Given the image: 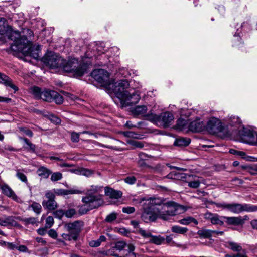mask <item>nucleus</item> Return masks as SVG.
<instances>
[{
	"instance_id": "1",
	"label": "nucleus",
	"mask_w": 257,
	"mask_h": 257,
	"mask_svg": "<svg viewBox=\"0 0 257 257\" xmlns=\"http://www.w3.org/2000/svg\"><path fill=\"white\" fill-rule=\"evenodd\" d=\"M182 210V207L174 202L163 203L160 198L150 197L143 205L141 218L147 223L154 222L158 218L167 220L170 216L180 214Z\"/></svg>"
},
{
	"instance_id": "2",
	"label": "nucleus",
	"mask_w": 257,
	"mask_h": 257,
	"mask_svg": "<svg viewBox=\"0 0 257 257\" xmlns=\"http://www.w3.org/2000/svg\"><path fill=\"white\" fill-rule=\"evenodd\" d=\"M42 61L51 68H62L67 72L72 73L74 77H81L86 72L88 65L79 64L77 59L73 58L66 63L65 60L56 53L49 52L43 57Z\"/></svg>"
},
{
	"instance_id": "3",
	"label": "nucleus",
	"mask_w": 257,
	"mask_h": 257,
	"mask_svg": "<svg viewBox=\"0 0 257 257\" xmlns=\"http://www.w3.org/2000/svg\"><path fill=\"white\" fill-rule=\"evenodd\" d=\"M129 85L128 82L126 80H121L109 85V88L112 89L113 92L122 107L135 104L140 99V94L137 91L131 93V90L129 91L126 90Z\"/></svg>"
},
{
	"instance_id": "4",
	"label": "nucleus",
	"mask_w": 257,
	"mask_h": 257,
	"mask_svg": "<svg viewBox=\"0 0 257 257\" xmlns=\"http://www.w3.org/2000/svg\"><path fill=\"white\" fill-rule=\"evenodd\" d=\"M10 38L13 40V43L11 45L13 51L21 52L36 59L39 57L41 46L33 45L32 43L28 40L27 37L21 36L18 32H14L11 34Z\"/></svg>"
},
{
	"instance_id": "5",
	"label": "nucleus",
	"mask_w": 257,
	"mask_h": 257,
	"mask_svg": "<svg viewBox=\"0 0 257 257\" xmlns=\"http://www.w3.org/2000/svg\"><path fill=\"white\" fill-rule=\"evenodd\" d=\"M216 205L218 208L226 209L234 214H239L242 212H253L257 211V205L250 204L240 203H216Z\"/></svg>"
},
{
	"instance_id": "6",
	"label": "nucleus",
	"mask_w": 257,
	"mask_h": 257,
	"mask_svg": "<svg viewBox=\"0 0 257 257\" xmlns=\"http://www.w3.org/2000/svg\"><path fill=\"white\" fill-rule=\"evenodd\" d=\"M146 119L158 127L167 128L171 124L174 120V116L169 111L162 112L159 115L149 113L146 115Z\"/></svg>"
},
{
	"instance_id": "7",
	"label": "nucleus",
	"mask_w": 257,
	"mask_h": 257,
	"mask_svg": "<svg viewBox=\"0 0 257 257\" xmlns=\"http://www.w3.org/2000/svg\"><path fill=\"white\" fill-rule=\"evenodd\" d=\"M82 201L83 205L80 206L79 213L81 215L87 213L89 211L100 206L104 203L101 195H89L83 197Z\"/></svg>"
},
{
	"instance_id": "8",
	"label": "nucleus",
	"mask_w": 257,
	"mask_h": 257,
	"mask_svg": "<svg viewBox=\"0 0 257 257\" xmlns=\"http://www.w3.org/2000/svg\"><path fill=\"white\" fill-rule=\"evenodd\" d=\"M205 130L209 133L213 134H227L226 128L223 125L222 122L219 119L215 117H212L208 120L207 123L205 124Z\"/></svg>"
},
{
	"instance_id": "9",
	"label": "nucleus",
	"mask_w": 257,
	"mask_h": 257,
	"mask_svg": "<svg viewBox=\"0 0 257 257\" xmlns=\"http://www.w3.org/2000/svg\"><path fill=\"white\" fill-rule=\"evenodd\" d=\"M242 142L250 145L257 144V134L255 132L247 128H243L239 133Z\"/></svg>"
},
{
	"instance_id": "10",
	"label": "nucleus",
	"mask_w": 257,
	"mask_h": 257,
	"mask_svg": "<svg viewBox=\"0 0 257 257\" xmlns=\"http://www.w3.org/2000/svg\"><path fill=\"white\" fill-rule=\"evenodd\" d=\"M91 76L96 81L103 85L109 84V74L106 70L102 69H95L92 72Z\"/></svg>"
},
{
	"instance_id": "11",
	"label": "nucleus",
	"mask_w": 257,
	"mask_h": 257,
	"mask_svg": "<svg viewBox=\"0 0 257 257\" xmlns=\"http://www.w3.org/2000/svg\"><path fill=\"white\" fill-rule=\"evenodd\" d=\"M45 197L47 200L42 201V205L45 209L49 211H53L58 207L57 203L55 198V195L51 191H48L45 193Z\"/></svg>"
},
{
	"instance_id": "12",
	"label": "nucleus",
	"mask_w": 257,
	"mask_h": 257,
	"mask_svg": "<svg viewBox=\"0 0 257 257\" xmlns=\"http://www.w3.org/2000/svg\"><path fill=\"white\" fill-rule=\"evenodd\" d=\"M83 226V222L81 221H76L73 223H67L65 225L66 229L74 235V237H78L82 227Z\"/></svg>"
},
{
	"instance_id": "13",
	"label": "nucleus",
	"mask_w": 257,
	"mask_h": 257,
	"mask_svg": "<svg viewBox=\"0 0 257 257\" xmlns=\"http://www.w3.org/2000/svg\"><path fill=\"white\" fill-rule=\"evenodd\" d=\"M226 224L228 225L239 226L244 224L245 221L249 219L247 215L243 216H232V217H224Z\"/></svg>"
},
{
	"instance_id": "14",
	"label": "nucleus",
	"mask_w": 257,
	"mask_h": 257,
	"mask_svg": "<svg viewBox=\"0 0 257 257\" xmlns=\"http://www.w3.org/2000/svg\"><path fill=\"white\" fill-rule=\"evenodd\" d=\"M224 216H220L217 214H213L211 212H207L204 214V218L210 221L211 223L214 225H219L222 226L224 222L222 219Z\"/></svg>"
},
{
	"instance_id": "15",
	"label": "nucleus",
	"mask_w": 257,
	"mask_h": 257,
	"mask_svg": "<svg viewBox=\"0 0 257 257\" xmlns=\"http://www.w3.org/2000/svg\"><path fill=\"white\" fill-rule=\"evenodd\" d=\"M188 128L193 132H200L205 130V124L200 119H196L189 123Z\"/></svg>"
},
{
	"instance_id": "16",
	"label": "nucleus",
	"mask_w": 257,
	"mask_h": 257,
	"mask_svg": "<svg viewBox=\"0 0 257 257\" xmlns=\"http://www.w3.org/2000/svg\"><path fill=\"white\" fill-rule=\"evenodd\" d=\"M0 189L2 190V193L6 196L11 198L15 201H19V198L7 184L0 183Z\"/></svg>"
},
{
	"instance_id": "17",
	"label": "nucleus",
	"mask_w": 257,
	"mask_h": 257,
	"mask_svg": "<svg viewBox=\"0 0 257 257\" xmlns=\"http://www.w3.org/2000/svg\"><path fill=\"white\" fill-rule=\"evenodd\" d=\"M54 194L58 195H67L69 194H78L84 193L83 191L78 189L73 188L70 189H54Z\"/></svg>"
},
{
	"instance_id": "18",
	"label": "nucleus",
	"mask_w": 257,
	"mask_h": 257,
	"mask_svg": "<svg viewBox=\"0 0 257 257\" xmlns=\"http://www.w3.org/2000/svg\"><path fill=\"white\" fill-rule=\"evenodd\" d=\"M0 83L4 84L6 86H9L16 92L18 88L13 83L12 80L8 76L0 72Z\"/></svg>"
},
{
	"instance_id": "19",
	"label": "nucleus",
	"mask_w": 257,
	"mask_h": 257,
	"mask_svg": "<svg viewBox=\"0 0 257 257\" xmlns=\"http://www.w3.org/2000/svg\"><path fill=\"white\" fill-rule=\"evenodd\" d=\"M105 194L111 198L118 199L122 196V193L120 191H116L109 187L105 188Z\"/></svg>"
},
{
	"instance_id": "20",
	"label": "nucleus",
	"mask_w": 257,
	"mask_h": 257,
	"mask_svg": "<svg viewBox=\"0 0 257 257\" xmlns=\"http://www.w3.org/2000/svg\"><path fill=\"white\" fill-rule=\"evenodd\" d=\"M147 108L145 105H139L133 109L132 112L134 115L144 116L146 118Z\"/></svg>"
},
{
	"instance_id": "21",
	"label": "nucleus",
	"mask_w": 257,
	"mask_h": 257,
	"mask_svg": "<svg viewBox=\"0 0 257 257\" xmlns=\"http://www.w3.org/2000/svg\"><path fill=\"white\" fill-rule=\"evenodd\" d=\"M190 141L188 138L179 137L175 140L174 145L179 147H185L189 145Z\"/></svg>"
},
{
	"instance_id": "22",
	"label": "nucleus",
	"mask_w": 257,
	"mask_h": 257,
	"mask_svg": "<svg viewBox=\"0 0 257 257\" xmlns=\"http://www.w3.org/2000/svg\"><path fill=\"white\" fill-rule=\"evenodd\" d=\"M226 246L231 250L238 252V253L243 250L240 244L233 241L227 242L226 243Z\"/></svg>"
},
{
	"instance_id": "23",
	"label": "nucleus",
	"mask_w": 257,
	"mask_h": 257,
	"mask_svg": "<svg viewBox=\"0 0 257 257\" xmlns=\"http://www.w3.org/2000/svg\"><path fill=\"white\" fill-rule=\"evenodd\" d=\"M37 174L43 178L47 179L52 173L50 170L44 166L40 167L37 171Z\"/></svg>"
},
{
	"instance_id": "24",
	"label": "nucleus",
	"mask_w": 257,
	"mask_h": 257,
	"mask_svg": "<svg viewBox=\"0 0 257 257\" xmlns=\"http://www.w3.org/2000/svg\"><path fill=\"white\" fill-rule=\"evenodd\" d=\"M134 250L135 246L132 244L124 250L119 257H136V254L134 252Z\"/></svg>"
},
{
	"instance_id": "25",
	"label": "nucleus",
	"mask_w": 257,
	"mask_h": 257,
	"mask_svg": "<svg viewBox=\"0 0 257 257\" xmlns=\"http://www.w3.org/2000/svg\"><path fill=\"white\" fill-rule=\"evenodd\" d=\"M165 240V238L161 236V235L156 236L152 235L149 239V242L157 245H160L162 244Z\"/></svg>"
},
{
	"instance_id": "26",
	"label": "nucleus",
	"mask_w": 257,
	"mask_h": 257,
	"mask_svg": "<svg viewBox=\"0 0 257 257\" xmlns=\"http://www.w3.org/2000/svg\"><path fill=\"white\" fill-rule=\"evenodd\" d=\"M171 231L173 233L185 235L188 231V229L179 225H173L171 227Z\"/></svg>"
},
{
	"instance_id": "27",
	"label": "nucleus",
	"mask_w": 257,
	"mask_h": 257,
	"mask_svg": "<svg viewBox=\"0 0 257 257\" xmlns=\"http://www.w3.org/2000/svg\"><path fill=\"white\" fill-rule=\"evenodd\" d=\"M178 222L184 225H188L191 223H193L195 225H197L198 222L196 219L192 217H187L180 219L178 221Z\"/></svg>"
},
{
	"instance_id": "28",
	"label": "nucleus",
	"mask_w": 257,
	"mask_h": 257,
	"mask_svg": "<svg viewBox=\"0 0 257 257\" xmlns=\"http://www.w3.org/2000/svg\"><path fill=\"white\" fill-rule=\"evenodd\" d=\"M53 91L44 90L41 93V97L40 99H42L44 101L51 102L53 100L52 92Z\"/></svg>"
},
{
	"instance_id": "29",
	"label": "nucleus",
	"mask_w": 257,
	"mask_h": 257,
	"mask_svg": "<svg viewBox=\"0 0 257 257\" xmlns=\"http://www.w3.org/2000/svg\"><path fill=\"white\" fill-rule=\"evenodd\" d=\"M102 187L99 186L92 185L91 186V188L87 190L86 194L87 196L89 195H95L94 194L99 193L102 191ZM96 195H100L99 194H96Z\"/></svg>"
},
{
	"instance_id": "30",
	"label": "nucleus",
	"mask_w": 257,
	"mask_h": 257,
	"mask_svg": "<svg viewBox=\"0 0 257 257\" xmlns=\"http://www.w3.org/2000/svg\"><path fill=\"white\" fill-rule=\"evenodd\" d=\"M188 185L192 188H197L199 187L201 183L199 178L197 176H195L193 180H190L188 182Z\"/></svg>"
},
{
	"instance_id": "31",
	"label": "nucleus",
	"mask_w": 257,
	"mask_h": 257,
	"mask_svg": "<svg viewBox=\"0 0 257 257\" xmlns=\"http://www.w3.org/2000/svg\"><path fill=\"white\" fill-rule=\"evenodd\" d=\"M228 123L230 126L238 127L241 123V121L238 117L231 116L228 120Z\"/></svg>"
},
{
	"instance_id": "32",
	"label": "nucleus",
	"mask_w": 257,
	"mask_h": 257,
	"mask_svg": "<svg viewBox=\"0 0 257 257\" xmlns=\"http://www.w3.org/2000/svg\"><path fill=\"white\" fill-rule=\"evenodd\" d=\"M213 230L209 229H204L200 230L198 232V234L200 237L204 238H209L210 237L213 235Z\"/></svg>"
},
{
	"instance_id": "33",
	"label": "nucleus",
	"mask_w": 257,
	"mask_h": 257,
	"mask_svg": "<svg viewBox=\"0 0 257 257\" xmlns=\"http://www.w3.org/2000/svg\"><path fill=\"white\" fill-rule=\"evenodd\" d=\"M53 100L52 101H54L56 104H60L63 102V97L59 94L58 92L54 91L52 92Z\"/></svg>"
},
{
	"instance_id": "34",
	"label": "nucleus",
	"mask_w": 257,
	"mask_h": 257,
	"mask_svg": "<svg viewBox=\"0 0 257 257\" xmlns=\"http://www.w3.org/2000/svg\"><path fill=\"white\" fill-rule=\"evenodd\" d=\"M29 208H31L32 210L37 214H40L41 212L42 207L41 205L36 202H33L29 206Z\"/></svg>"
},
{
	"instance_id": "35",
	"label": "nucleus",
	"mask_w": 257,
	"mask_h": 257,
	"mask_svg": "<svg viewBox=\"0 0 257 257\" xmlns=\"http://www.w3.org/2000/svg\"><path fill=\"white\" fill-rule=\"evenodd\" d=\"M131 245L132 244H127L123 241H119L115 244V247L116 249L119 250L121 253L124 250L128 248V247Z\"/></svg>"
},
{
	"instance_id": "36",
	"label": "nucleus",
	"mask_w": 257,
	"mask_h": 257,
	"mask_svg": "<svg viewBox=\"0 0 257 257\" xmlns=\"http://www.w3.org/2000/svg\"><path fill=\"white\" fill-rule=\"evenodd\" d=\"M22 140L24 141L25 144L27 145V147H25V148L28 149L30 151H31L33 152H34L35 151V145L32 144L28 139L27 138H21Z\"/></svg>"
},
{
	"instance_id": "37",
	"label": "nucleus",
	"mask_w": 257,
	"mask_h": 257,
	"mask_svg": "<svg viewBox=\"0 0 257 257\" xmlns=\"http://www.w3.org/2000/svg\"><path fill=\"white\" fill-rule=\"evenodd\" d=\"M186 125V121L183 119L180 118L177 120L176 125V129L179 131H182L185 128Z\"/></svg>"
},
{
	"instance_id": "38",
	"label": "nucleus",
	"mask_w": 257,
	"mask_h": 257,
	"mask_svg": "<svg viewBox=\"0 0 257 257\" xmlns=\"http://www.w3.org/2000/svg\"><path fill=\"white\" fill-rule=\"evenodd\" d=\"M51 180L52 182H56L61 180L63 177L62 174L60 172H54L51 173Z\"/></svg>"
},
{
	"instance_id": "39",
	"label": "nucleus",
	"mask_w": 257,
	"mask_h": 257,
	"mask_svg": "<svg viewBox=\"0 0 257 257\" xmlns=\"http://www.w3.org/2000/svg\"><path fill=\"white\" fill-rule=\"evenodd\" d=\"M11 217H6L4 218H0V225L2 226H7L11 223Z\"/></svg>"
},
{
	"instance_id": "40",
	"label": "nucleus",
	"mask_w": 257,
	"mask_h": 257,
	"mask_svg": "<svg viewBox=\"0 0 257 257\" xmlns=\"http://www.w3.org/2000/svg\"><path fill=\"white\" fill-rule=\"evenodd\" d=\"M32 92L34 96L37 99H40L41 97V90L38 87H34L32 88Z\"/></svg>"
},
{
	"instance_id": "41",
	"label": "nucleus",
	"mask_w": 257,
	"mask_h": 257,
	"mask_svg": "<svg viewBox=\"0 0 257 257\" xmlns=\"http://www.w3.org/2000/svg\"><path fill=\"white\" fill-rule=\"evenodd\" d=\"M138 232L142 237L145 238H150L152 235L149 231L144 230L142 228H140L138 230Z\"/></svg>"
},
{
	"instance_id": "42",
	"label": "nucleus",
	"mask_w": 257,
	"mask_h": 257,
	"mask_svg": "<svg viewBox=\"0 0 257 257\" xmlns=\"http://www.w3.org/2000/svg\"><path fill=\"white\" fill-rule=\"evenodd\" d=\"M62 237L64 239L68 241H71L72 240H76L78 238L77 237L75 238L74 235L71 232H69L68 234L63 233L62 234Z\"/></svg>"
},
{
	"instance_id": "43",
	"label": "nucleus",
	"mask_w": 257,
	"mask_h": 257,
	"mask_svg": "<svg viewBox=\"0 0 257 257\" xmlns=\"http://www.w3.org/2000/svg\"><path fill=\"white\" fill-rule=\"evenodd\" d=\"M117 215V213L115 212H112L106 216L105 220L107 222H112L116 219Z\"/></svg>"
},
{
	"instance_id": "44",
	"label": "nucleus",
	"mask_w": 257,
	"mask_h": 257,
	"mask_svg": "<svg viewBox=\"0 0 257 257\" xmlns=\"http://www.w3.org/2000/svg\"><path fill=\"white\" fill-rule=\"evenodd\" d=\"M128 143L132 146H134L136 148H142L144 146V143L140 141L132 140L128 142Z\"/></svg>"
},
{
	"instance_id": "45",
	"label": "nucleus",
	"mask_w": 257,
	"mask_h": 257,
	"mask_svg": "<svg viewBox=\"0 0 257 257\" xmlns=\"http://www.w3.org/2000/svg\"><path fill=\"white\" fill-rule=\"evenodd\" d=\"M149 198H147L145 197H139L137 198L134 197L131 199V200H132V202L134 204H140L143 201L146 202V200H148Z\"/></svg>"
},
{
	"instance_id": "46",
	"label": "nucleus",
	"mask_w": 257,
	"mask_h": 257,
	"mask_svg": "<svg viewBox=\"0 0 257 257\" xmlns=\"http://www.w3.org/2000/svg\"><path fill=\"white\" fill-rule=\"evenodd\" d=\"M80 133H77L75 132L71 133V139L73 142L77 143L79 141V136Z\"/></svg>"
},
{
	"instance_id": "47",
	"label": "nucleus",
	"mask_w": 257,
	"mask_h": 257,
	"mask_svg": "<svg viewBox=\"0 0 257 257\" xmlns=\"http://www.w3.org/2000/svg\"><path fill=\"white\" fill-rule=\"evenodd\" d=\"M16 176L22 182L27 183V177L24 173L18 171L16 174Z\"/></svg>"
},
{
	"instance_id": "48",
	"label": "nucleus",
	"mask_w": 257,
	"mask_h": 257,
	"mask_svg": "<svg viewBox=\"0 0 257 257\" xmlns=\"http://www.w3.org/2000/svg\"><path fill=\"white\" fill-rule=\"evenodd\" d=\"M54 224V219L52 216H48L46 219L45 226L46 228H50Z\"/></svg>"
},
{
	"instance_id": "49",
	"label": "nucleus",
	"mask_w": 257,
	"mask_h": 257,
	"mask_svg": "<svg viewBox=\"0 0 257 257\" xmlns=\"http://www.w3.org/2000/svg\"><path fill=\"white\" fill-rule=\"evenodd\" d=\"M81 175L89 177L93 174V171L90 169L81 168Z\"/></svg>"
},
{
	"instance_id": "50",
	"label": "nucleus",
	"mask_w": 257,
	"mask_h": 257,
	"mask_svg": "<svg viewBox=\"0 0 257 257\" xmlns=\"http://www.w3.org/2000/svg\"><path fill=\"white\" fill-rule=\"evenodd\" d=\"M76 213V210L74 209H70L65 212V215L68 218H71Z\"/></svg>"
},
{
	"instance_id": "51",
	"label": "nucleus",
	"mask_w": 257,
	"mask_h": 257,
	"mask_svg": "<svg viewBox=\"0 0 257 257\" xmlns=\"http://www.w3.org/2000/svg\"><path fill=\"white\" fill-rule=\"evenodd\" d=\"M123 134L125 137H131V138H137V139L140 138L139 137V135L133 132H131V131L124 132L123 133Z\"/></svg>"
},
{
	"instance_id": "52",
	"label": "nucleus",
	"mask_w": 257,
	"mask_h": 257,
	"mask_svg": "<svg viewBox=\"0 0 257 257\" xmlns=\"http://www.w3.org/2000/svg\"><path fill=\"white\" fill-rule=\"evenodd\" d=\"M229 152L231 154L240 156L242 157H243L245 154V153L242 151H237L233 149H230Z\"/></svg>"
},
{
	"instance_id": "53",
	"label": "nucleus",
	"mask_w": 257,
	"mask_h": 257,
	"mask_svg": "<svg viewBox=\"0 0 257 257\" xmlns=\"http://www.w3.org/2000/svg\"><path fill=\"white\" fill-rule=\"evenodd\" d=\"M125 183L132 185L135 184L136 181V178L134 176H128L124 179Z\"/></svg>"
},
{
	"instance_id": "54",
	"label": "nucleus",
	"mask_w": 257,
	"mask_h": 257,
	"mask_svg": "<svg viewBox=\"0 0 257 257\" xmlns=\"http://www.w3.org/2000/svg\"><path fill=\"white\" fill-rule=\"evenodd\" d=\"M65 215V211L63 210H58L54 212L55 217L61 219Z\"/></svg>"
},
{
	"instance_id": "55",
	"label": "nucleus",
	"mask_w": 257,
	"mask_h": 257,
	"mask_svg": "<svg viewBox=\"0 0 257 257\" xmlns=\"http://www.w3.org/2000/svg\"><path fill=\"white\" fill-rule=\"evenodd\" d=\"M135 211V208L133 207H126L122 208V212L128 214H132Z\"/></svg>"
},
{
	"instance_id": "56",
	"label": "nucleus",
	"mask_w": 257,
	"mask_h": 257,
	"mask_svg": "<svg viewBox=\"0 0 257 257\" xmlns=\"http://www.w3.org/2000/svg\"><path fill=\"white\" fill-rule=\"evenodd\" d=\"M25 221L27 224H35L38 222V219L37 218L34 217L26 218L25 219Z\"/></svg>"
},
{
	"instance_id": "57",
	"label": "nucleus",
	"mask_w": 257,
	"mask_h": 257,
	"mask_svg": "<svg viewBox=\"0 0 257 257\" xmlns=\"http://www.w3.org/2000/svg\"><path fill=\"white\" fill-rule=\"evenodd\" d=\"M101 243L98 239L96 240H91L89 242V245L93 247H98L100 245Z\"/></svg>"
},
{
	"instance_id": "58",
	"label": "nucleus",
	"mask_w": 257,
	"mask_h": 257,
	"mask_svg": "<svg viewBox=\"0 0 257 257\" xmlns=\"http://www.w3.org/2000/svg\"><path fill=\"white\" fill-rule=\"evenodd\" d=\"M242 252L237 253L236 254H234L232 257H247L246 255V251L245 249L241 251Z\"/></svg>"
},
{
	"instance_id": "59",
	"label": "nucleus",
	"mask_w": 257,
	"mask_h": 257,
	"mask_svg": "<svg viewBox=\"0 0 257 257\" xmlns=\"http://www.w3.org/2000/svg\"><path fill=\"white\" fill-rule=\"evenodd\" d=\"M249 172L252 174H257V164L252 165L249 168Z\"/></svg>"
},
{
	"instance_id": "60",
	"label": "nucleus",
	"mask_w": 257,
	"mask_h": 257,
	"mask_svg": "<svg viewBox=\"0 0 257 257\" xmlns=\"http://www.w3.org/2000/svg\"><path fill=\"white\" fill-rule=\"evenodd\" d=\"M48 235L49 236L53 238H56L57 237V233L56 231L53 229H50L48 232Z\"/></svg>"
},
{
	"instance_id": "61",
	"label": "nucleus",
	"mask_w": 257,
	"mask_h": 257,
	"mask_svg": "<svg viewBox=\"0 0 257 257\" xmlns=\"http://www.w3.org/2000/svg\"><path fill=\"white\" fill-rule=\"evenodd\" d=\"M17 249L20 252H26L28 251L27 247L26 246L23 245H21L19 246H17Z\"/></svg>"
},
{
	"instance_id": "62",
	"label": "nucleus",
	"mask_w": 257,
	"mask_h": 257,
	"mask_svg": "<svg viewBox=\"0 0 257 257\" xmlns=\"http://www.w3.org/2000/svg\"><path fill=\"white\" fill-rule=\"evenodd\" d=\"M51 120L56 124L60 123L61 122V120L57 116H52Z\"/></svg>"
},
{
	"instance_id": "63",
	"label": "nucleus",
	"mask_w": 257,
	"mask_h": 257,
	"mask_svg": "<svg viewBox=\"0 0 257 257\" xmlns=\"http://www.w3.org/2000/svg\"><path fill=\"white\" fill-rule=\"evenodd\" d=\"M139 159L141 160H146L148 158V156L144 153L141 152L139 154Z\"/></svg>"
},
{
	"instance_id": "64",
	"label": "nucleus",
	"mask_w": 257,
	"mask_h": 257,
	"mask_svg": "<svg viewBox=\"0 0 257 257\" xmlns=\"http://www.w3.org/2000/svg\"><path fill=\"white\" fill-rule=\"evenodd\" d=\"M250 224L252 228L257 229V219H253L250 222Z\"/></svg>"
}]
</instances>
